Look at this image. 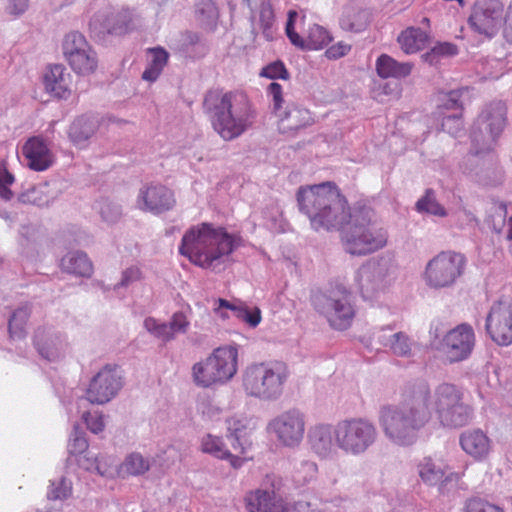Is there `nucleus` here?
<instances>
[{"mask_svg":"<svg viewBox=\"0 0 512 512\" xmlns=\"http://www.w3.org/2000/svg\"><path fill=\"white\" fill-rule=\"evenodd\" d=\"M83 420L87 428L94 434H98L104 430L105 424L102 414L86 412L83 414Z\"/></svg>","mask_w":512,"mask_h":512,"instance_id":"052dcab7","label":"nucleus"},{"mask_svg":"<svg viewBox=\"0 0 512 512\" xmlns=\"http://www.w3.org/2000/svg\"><path fill=\"white\" fill-rule=\"evenodd\" d=\"M378 437L377 427L370 419L350 417L336 423V444L344 455H365L376 445Z\"/></svg>","mask_w":512,"mask_h":512,"instance_id":"0eeeda50","label":"nucleus"},{"mask_svg":"<svg viewBox=\"0 0 512 512\" xmlns=\"http://www.w3.org/2000/svg\"><path fill=\"white\" fill-rule=\"evenodd\" d=\"M485 329L490 338L500 346L512 343V299L502 296L494 302L486 317Z\"/></svg>","mask_w":512,"mask_h":512,"instance_id":"ddd939ff","label":"nucleus"},{"mask_svg":"<svg viewBox=\"0 0 512 512\" xmlns=\"http://www.w3.org/2000/svg\"><path fill=\"white\" fill-rule=\"evenodd\" d=\"M466 264L467 259L462 253L451 250L442 251L426 264L425 283L433 289L452 287L463 275Z\"/></svg>","mask_w":512,"mask_h":512,"instance_id":"9b49d317","label":"nucleus"},{"mask_svg":"<svg viewBox=\"0 0 512 512\" xmlns=\"http://www.w3.org/2000/svg\"><path fill=\"white\" fill-rule=\"evenodd\" d=\"M72 494V483L65 477L58 480H51L47 497L50 500H66Z\"/></svg>","mask_w":512,"mask_h":512,"instance_id":"09e8293b","label":"nucleus"},{"mask_svg":"<svg viewBox=\"0 0 512 512\" xmlns=\"http://www.w3.org/2000/svg\"><path fill=\"white\" fill-rule=\"evenodd\" d=\"M238 240L223 227L201 223L186 231L179 253L194 264L209 268L215 261L231 254L238 247Z\"/></svg>","mask_w":512,"mask_h":512,"instance_id":"20e7f679","label":"nucleus"},{"mask_svg":"<svg viewBox=\"0 0 512 512\" xmlns=\"http://www.w3.org/2000/svg\"><path fill=\"white\" fill-rule=\"evenodd\" d=\"M31 314V306L25 304L17 308L9 318L8 331L10 338L23 339L26 336V323Z\"/></svg>","mask_w":512,"mask_h":512,"instance_id":"c9c22d12","label":"nucleus"},{"mask_svg":"<svg viewBox=\"0 0 512 512\" xmlns=\"http://www.w3.org/2000/svg\"><path fill=\"white\" fill-rule=\"evenodd\" d=\"M195 14L202 26L213 29L219 17V11L213 0H196Z\"/></svg>","mask_w":512,"mask_h":512,"instance_id":"ea45409f","label":"nucleus"},{"mask_svg":"<svg viewBox=\"0 0 512 512\" xmlns=\"http://www.w3.org/2000/svg\"><path fill=\"white\" fill-rule=\"evenodd\" d=\"M96 121L88 116H80L73 121L69 128V137L76 145L87 141L96 131Z\"/></svg>","mask_w":512,"mask_h":512,"instance_id":"72a5a7b5","label":"nucleus"},{"mask_svg":"<svg viewBox=\"0 0 512 512\" xmlns=\"http://www.w3.org/2000/svg\"><path fill=\"white\" fill-rule=\"evenodd\" d=\"M339 24L345 31L359 33L365 30L369 24V12L353 4L346 5L343 8Z\"/></svg>","mask_w":512,"mask_h":512,"instance_id":"c85d7f7f","label":"nucleus"},{"mask_svg":"<svg viewBox=\"0 0 512 512\" xmlns=\"http://www.w3.org/2000/svg\"><path fill=\"white\" fill-rule=\"evenodd\" d=\"M260 75L269 79L286 80L289 78V73L281 61L270 63L262 69Z\"/></svg>","mask_w":512,"mask_h":512,"instance_id":"6e6d98bb","label":"nucleus"},{"mask_svg":"<svg viewBox=\"0 0 512 512\" xmlns=\"http://www.w3.org/2000/svg\"><path fill=\"white\" fill-rule=\"evenodd\" d=\"M305 426L304 413L294 408L273 418L268 424V430L276 435L283 446L294 448L302 442Z\"/></svg>","mask_w":512,"mask_h":512,"instance_id":"4468645a","label":"nucleus"},{"mask_svg":"<svg viewBox=\"0 0 512 512\" xmlns=\"http://www.w3.org/2000/svg\"><path fill=\"white\" fill-rule=\"evenodd\" d=\"M140 277H141V272H140L139 268L134 267V266L129 267L122 272L121 280L114 286V289L116 290L121 287H128L132 283L138 281L140 279Z\"/></svg>","mask_w":512,"mask_h":512,"instance_id":"e2e57ef3","label":"nucleus"},{"mask_svg":"<svg viewBox=\"0 0 512 512\" xmlns=\"http://www.w3.org/2000/svg\"><path fill=\"white\" fill-rule=\"evenodd\" d=\"M63 271L81 277H90L93 271L92 262L87 254L81 251L69 252L61 259Z\"/></svg>","mask_w":512,"mask_h":512,"instance_id":"7c9ffc66","label":"nucleus"},{"mask_svg":"<svg viewBox=\"0 0 512 512\" xmlns=\"http://www.w3.org/2000/svg\"><path fill=\"white\" fill-rule=\"evenodd\" d=\"M113 21V24L108 22L107 24L99 27V17L94 16L89 22L90 31L98 34H123L127 32L131 23V14L128 10H123L114 16Z\"/></svg>","mask_w":512,"mask_h":512,"instance_id":"2f4dec72","label":"nucleus"},{"mask_svg":"<svg viewBox=\"0 0 512 512\" xmlns=\"http://www.w3.org/2000/svg\"><path fill=\"white\" fill-rule=\"evenodd\" d=\"M267 93L272 98V109L275 114L280 112L282 108V104L284 102L283 99V90L282 86L279 83L272 82L269 84L267 88Z\"/></svg>","mask_w":512,"mask_h":512,"instance_id":"bf43d9fd","label":"nucleus"},{"mask_svg":"<svg viewBox=\"0 0 512 512\" xmlns=\"http://www.w3.org/2000/svg\"><path fill=\"white\" fill-rule=\"evenodd\" d=\"M466 512H504L502 508L481 498H473L466 503Z\"/></svg>","mask_w":512,"mask_h":512,"instance_id":"4d7b16f0","label":"nucleus"},{"mask_svg":"<svg viewBox=\"0 0 512 512\" xmlns=\"http://www.w3.org/2000/svg\"><path fill=\"white\" fill-rule=\"evenodd\" d=\"M317 465L313 461L301 460L295 462L293 479L297 485H305L315 478Z\"/></svg>","mask_w":512,"mask_h":512,"instance_id":"de8ad7c7","label":"nucleus"},{"mask_svg":"<svg viewBox=\"0 0 512 512\" xmlns=\"http://www.w3.org/2000/svg\"><path fill=\"white\" fill-rule=\"evenodd\" d=\"M458 53L457 46L449 43L442 42L436 44L429 51L421 55V58L424 62L429 65H436L440 62V60L444 57L454 56Z\"/></svg>","mask_w":512,"mask_h":512,"instance_id":"c03bdc74","label":"nucleus"},{"mask_svg":"<svg viewBox=\"0 0 512 512\" xmlns=\"http://www.w3.org/2000/svg\"><path fill=\"white\" fill-rule=\"evenodd\" d=\"M307 437L312 451L320 458L331 459L337 455L336 424H316L309 429Z\"/></svg>","mask_w":512,"mask_h":512,"instance_id":"412c9836","label":"nucleus"},{"mask_svg":"<svg viewBox=\"0 0 512 512\" xmlns=\"http://www.w3.org/2000/svg\"><path fill=\"white\" fill-rule=\"evenodd\" d=\"M297 202L300 212L308 217L316 231L340 229L348 218L347 201L330 182L300 187Z\"/></svg>","mask_w":512,"mask_h":512,"instance_id":"7ed1b4c3","label":"nucleus"},{"mask_svg":"<svg viewBox=\"0 0 512 512\" xmlns=\"http://www.w3.org/2000/svg\"><path fill=\"white\" fill-rule=\"evenodd\" d=\"M463 398V391L452 383L443 382L433 392L425 381L411 383L405 387L400 403L380 409L379 424L389 441L409 446L416 442L419 431L431 420L430 406L444 428L469 424L473 408Z\"/></svg>","mask_w":512,"mask_h":512,"instance_id":"f257e3e1","label":"nucleus"},{"mask_svg":"<svg viewBox=\"0 0 512 512\" xmlns=\"http://www.w3.org/2000/svg\"><path fill=\"white\" fill-rule=\"evenodd\" d=\"M245 501L249 512H288L283 500L273 491L256 490L250 492Z\"/></svg>","mask_w":512,"mask_h":512,"instance_id":"bb28decb","label":"nucleus"},{"mask_svg":"<svg viewBox=\"0 0 512 512\" xmlns=\"http://www.w3.org/2000/svg\"><path fill=\"white\" fill-rule=\"evenodd\" d=\"M176 204L174 193L162 184L143 185L136 198V206L143 212L160 215L173 209Z\"/></svg>","mask_w":512,"mask_h":512,"instance_id":"f3484780","label":"nucleus"},{"mask_svg":"<svg viewBox=\"0 0 512 512\" xmlns=\"http://www.w3.org/2000/svg\"><path fill=\"white\" fill-rule=\"evenodd\" d=\"M459 443L461 448L475 460L486 458L491 450V440L479 428L462 432Z\"/></svg>","mask_w":512,"mask_h":512,"instance_id":"a878e982","label":"nucleus"},{"mask_svg":"<svg viewBox=\"0 0 512 512\" xmlns=\"http://www.w3.org/2000/svg\"><path fill=\"white\" fill-rule=\"evenodd\" d=\"M203 108L209 115L213 129L225 141L241 136L256 118L255 110L242 92L209 91L205 95Z\"/></svg>","mask_w":512,"mask_h":512,"instance_id":"f03ea898","label":"nucleus"},{"mask_svg":"<svg viewBox=\"0 0 512 512\" xmlns=\"http://www.w3.org/2000/svg\"><path fill=\"white\" fill-rule=\"evenodd\" d=\"M279 118L280 133L294 136L300 130L311 126L314 120L308 109L301 105L290 103L276 114Z\"/></svg>","mask_w":512,"mask_h":512,"instance_id":"b1692460","label":"nucleus"},{"mask_svg":"<svg viewBox=\"0 0 512 512\" xmlns=\"http://www.w3.org/2000/svg\"><path fill=\"white\" fill-rule=\"evenodd\" d=\"M389 264L385 259L369 260L356 272L355 280L365 300H373L387 286Z\"/></svg>","mask_w":512,"mask_h":512,"instance_id":"2eb2a0df","label":"nucleus"},{"mask_svg":"<svg viewBox=\"0 0 512 512\" xmlns=\"http://www.w3.org/2000/svg\"><path fill=\"white\" fill-rule=\"evenodd\" d=\"M419 476L424 483L435 486L442 482L445 470L444 465L430 457L424 458L418 466Z\"/></svg>","mask_w":512,"mask_h":512,"instance_id":"f704fd0d","label":"nucleus"},{"mask_svg":"<svg viewBox=\"0 0 512 512\" xmlns=\"http://www.w3.org/2000/svg\"><path fill=\"white\" fill-rule=\"evenodd\" d=\"M413 64L411 62H398L387 54L380 55L376 60V71L383 79H401L411 74Z\"/></svg>","mask_w":512,"mask_h":512,"instance_id":"c756f323","label":"nucleus"},{"mask_svg":"<svg viewBox=\"0 0 512 512\" xmlns=\"http://www.w3.org/2000/svg\"><path fill=\"white\" fill-rule=\"evenodd\" d=\"M350 50H351L350 44L340 41V42L330 46L325 51V55L330 60H337V59L347 55Z\"/></svg>","mask_w":512,"mask_h":512,"instance_id":"0e129e2a","label":"nucleus"},{"mask_svg":"<svg viewBox=\"0 0 512 512\" xmlns=\"http://www.w3.org/2000/svg\"><path fill=\"white\" fill-rule=\"evenodd\" d=\"M506 106L502 101L486 105L474 122L470 137L473 153L489 151L506 125Z\"/></svg>","mask_w":512,"mask_h":512,"instance_id":"1a4fd4ad","label":"nucleus"},{"mask_svg":"<svg viewBox=\"0 0 512 512\" xmlns=\"http://www.w3.org/2000/svg\"><path fill=\"white\" fill-rule=\"evenodd\" d=\"M462 95V90H452L448 94H446L445 99L441 107H439V112H444L443 110H454L456 112H460L462 110V103L460 101V97Z\"/></svg>","mask_w":512,"mask_h":512,"instance_id":"13d9d810","label":"nucleus"},{"mask_svg":"<svg viewBox=\"0 0 512 512\" xmlns=\"http://www.w3.org/2000/svg\"><path fill=\"white\" fill-rule=\"evenodd\" d=\"M34 345L41 357L48 361L59 359L67 348L65 336L52 327H39L34 334Z\"/></svg>","mask_w":512,"mask_h":512,"instance_id":"4be33fe9","label":"nucleus"},{"mask_svg":"<svg viewBox=\"0 0 512 512\" xmlns=\"http://www.w3.org/2000/svg\"><path fill=\"white\" fill-rule=\"evenodd\" d=\"M415 209L419 213H426L441 218L448 215L445 207L438 202L436 192L431 188L426 189L424 195L417 200Z\"/></svg>","mask_w":512,"mask_h":512,"instance_id":"4c0bfd02","label":"nucleus"},{"mask_svg":"<svg viewBox=\"0 0 512 512\" xmlns=\"http://www.w3.org/2000/svg\"><path fill=\"white\" fill-rule=\"evenodd\" d=\"M122 384L118 371L105 366L92 378L86 398L92 404H105L117 395Z\"/></svg>","mask_w":512,"mask_h":512,"instance_id":"6ab92c4d","label":"nucleus"},{"mask_svg":"<svg viewBox=\"0 0 512 512\" xmlns=\"http://www.w3.org/2000/svg\"><path fill=\"white\" fill-rule=\"evenodd\" d=\"M85 431L78 425H75L68 443V451L72 455H78L85 452L89 446L88 441L85 437Z\"/></svg>","mask_w":512,"mask_h":512,"instance_id":"603ef678","label":"nucleus"},{"mask_svg":"<svg viewBox=\"0 0 512 512\" xmlns=\"http://www.w3.org/2000/svg\"><path fill=\"white\" fill-rule=\"evenodd\" d=\"M238 319L246 322L251 327H256L261 321V312L258 308L249 310L247 307H242L238 310L236 316Z\"/></svg>","mask_w":512,"mask_h":512,"instance_id":"680f3d73","label":"nucleus"},{"mask_svg":"<svg viewBox=\"0 0 512 512\" xmlns=\"http://www.w3.org/2000/svg\"><path fill=\"white\" fill-rule=\"evenodd\" d=\"M145 329L154 337L160 339L164 343L172 341V333L169 331L167 322H158L153 317H148L144 320Z\"/></svg>","mask_w":512,"mask_h":512,"instance_id":"8fccbe9b","label":"nucleus"},{"mask_svg":"<svg viewBox=\"0 0 512 512\" xmlns=\"http://www.w3.org/2000/svg\"><path fill=\"white\" fill-rule=\"evenodd\" d=\"M149 468V460L145 459L140 453L137 452L128 455L122 464V471L132 476L142 475L146 473Z\"/></svg>","mask_w":512,"mask_h":512,"instance_id":"a18cd8bd","label":"nucleus"},{"mask_svg":"<svg viewBox=\"0 0 512 512\" xmlns=\"http://www.w3.org/2000/svg\"><path fill=\"white\" fill-rule=\"evenodd\" d=\"M259 24L265 39L268 41L273 40L276 27L274 11L270 4L263 3L261 5L259 13Z\"/></svg>","mask_w":512,"mask_h":512,"instance_id":"49530a36","label":"nucleus"},{"mask_svg":"<svg viewBox=\"0 0 512 512\" xmlns=\"http://www.w3.org/2000/svg\"><path fill=\"white\" fill-rule=\"evenodd\" d=\"M442 117L441 130L447 132L452 136H457L463 130V121L460 112L452 114H445V112H438Z\"/></svg>","mask_w":512,"mask_h":512,"instance_id":"3c124183","label":"nucleus"},{"mask_svg":"<svg viewBox=\"0 0 512 512\" xmlns=\"http://www.w3.org/2000/svg\"><path fill=\"white\" fill-rule=\"evenodd\" d=\"M369 207L348 210V218L342 229L344 250L355 256H365L382 249L387 243V232L372 220Z\"/></svg>","mask_w":512,"mask_h":512,"instance_id":"39448f33","label":"nucleus"},{"mask_svg":"<svg viewBox=\"0 0 512 512\" xmlns=\"http://www.w3.org/2000/svg\"><path fill=\"white\" fill-rule=\"evenodd\" d=\"M69 78L63 65H51L43 76L45 90L54 97L66 99L70 95Z\"/></svg>","mask_w":512,"mask_h":512,"instance_id":"cd10ccee","label":"nucleus"},{"mask_svg":"<svg viewBox=\"0 0 512 512\" xmlns=\"http://www.w3.org/2000/svg\"><path fill=\"white\" fill-rule=\"evenodd\" d=\"M201 449L204 453L213 455L219 459H230L233 466H235V458L228 449L225 448L224 443L220 437L207 434L202 438Z\"/></svg>","mask_w":512,"mask_h":512,"instance_id":"79ce46f5","label":"nucleus"},{"mask_svg":"<svg viewBox=\"0 0 512 512\" xmlns=\"http://www.w3.org/2000/svg\"><path fill=\"white\" fill-rule=\"evenodd\" d=\"M5 10L12 16H20L26 12L29 6V0H5Z\"/></svg>","mask_w":512,"mask_h":512,"instance_id":"69168bd1","label":"nucleus"},{"mask_svg":"<svg viewBox=\"0 0 512 512\" xmlns=\"http://www.w3.org/2000/svg\"><path fill=\"white\" fill-rule=\"evenodd\" d=\"M219 308H227L231 310L235 316L238 314V310H240L241 306H236L235 304L230 303L229 301L219 298Z\"/></svg>","mask_w":512,"mask_h":512,"instance_id":"774afa93","label":"nucleus"},{"mask_svg":"<svg viewBox=\"0 0 512 512\" xmlns=\"http://www.w3.org/2000/svg\"><path fill=\"white\" fill-rule=\"evenodd\" d=\"M237 358L238 351L235 347L216 348L205 360L193 365L194 383L202 388L226 383L237 372Z\"/></svg>","mask_w":512,"mask_h":512,"instance_id":"6e6552de","label":"nucleus"},{"mask_svg":"<svg viewBox=\"0 0 512 512\" xmlns=\"http://www.w3.org/2000/svg\"><path fill=\"white\" fill-rule=\"evenodd\" d=\"M502 15L503 4L499 0H477L468 22L479 34L491 37L501 25Z\"/></svg>","mask_w":512,"mask_h":512,"instance_id":"a211bd4d","label":"nucleus"},{"mask_svg":"<svg viewBox=\"0 0 512 512\" xmlns=\"http://www.w3.org/2000/svg\"><path fill=\"white\" fill-rule=\"evenodd\" d=\"M373 338L397 357L410 358L413 356L412 348L414 341L405 332L394 331V326L392 325L377 329L373 333Z\"/></svg>","mask_w":512,"mask_h":512,"instance_id":"5701e85b","label":"nucleus"},{"mask_svg":"<svg viewBox=\"0 0 512 512\" xmlns=\"http://www.w3.org/2000/svg\"><path fill=\"white\" fill-rule=\"evenodd\" d=\"M428 35L420 28L410 27L398 36V43L406 54L415 53L424 48Z\"/></svg>","mask_w":512,"mask_h":512,"instance_id":"473e14b6","label":"nucleus"},{"mask_svg":"<svg viewBox=\"0 0 512 512\" xmlns=\"http://www.w3.org/2000/svg\"><path fill=\"white\" fill-rule=\"evenodd\" d=\"M167 323L173 340L177 334L186 333L190 326V322L183 312H175Z\"/></svg>","mask_w":512,"mask_h":512,"instance_id":"864d4df0","label":"nucleus"},{"mask_svg":"<svg viewBox=\"0 0 512 512\" xmlns=\"http://www.w3.org/2000/svg\"><path fill=\"white\" fill-rule=\"evenodd\" d=\"M312 304L322 314L330 326L337 330L349 328L355 317L352 295L344 287H338L327 293H315Z\"/></svg>","mask_w":512,"mask_h":512,"instance_id":"9d476101","label":"nucleus"},{"mask_svg":"<svg viewBox=\"0 0 512 512\" xmlns=\"http://www.w3.org/2000/svg\"><path fill=\"white\" fill-rule=\"evenodd\" d=\"M474 346L473 328L469 324L462 323L447 332L442 340L441 350L449 363H456L466 360Z\"/></svg>","mask_w":512,"mask_h":512,"instance_id":"dca6fc26","label":"nucleus"},{"mask_svg":"<svg viewBox=\"0 0 512 512\" xmlns=\"http://www.w3.org/2000/svg\"><path fill=\"white\" fill-rule=\"evenodd\" d=\"M150 51L152 58L142 73V79L154 82L159 78L163 68L167 64L169 55L166 50L161 47L153 48Z\"/></svg>","mask_w":512,"mask_h":512,"instance_id":"e433bc0d","label":"nucleus"},{"mask_svg":"<svg viewBox=\"0 0 512 512\" xmlns=\"http://www.w3.org/2000/svg\"><path fill=\"white\" fill-rule=\"evenodd\" d=\"M298 13L294 10L288 12V19L286 22V35L290 42L303 50H320L326 46L331 40L329 32L318 24H313L309 30L308 35L304 39L295 31V21Z\"/></svg>","mask_w":512,"mask_h":512,"instance_id":"aec40b11","label":"nucleus"},{"mask_svg":"<svg viewBox=\"0 0 512 512\" xmlns=\"http://www.w3.org/2000/svg\"><path fill=\"white\" fill-rule=\"evenodd\" d=\"M95 209L98 211L101 219L107 224H115L122 217L121 205L106 198L97 201Z\"/></svg>","mask_w":512,"mask_h":512,"instance_id":"37998d69","label":"nucleus"},{"mask_svg":"<svg viewBox=\"0 0 512 512\" xmlns=\"http://www.w3.org/2000/svg\"><path fill=\"white\" fill-rule=\"evenodd\" d=\"M62 51L65 60L75 73L89 75L97 69V53L83 34L77 31L66 34L62 43Z\"/></svg>","mask_w":512,"mask_h":512,"instance_id":"f8f14e48","label":"nucleus"},{"mask_svg":"<svg viewBox=\"0 0 512 512\" xmlns=\"http://www.w3.org/2000/svg\"><path fill=\"white\" fill-rule=\"evenodd\" d=\"M14 182V176L7 170L5 165L0 162V197L9 201L13 197V192L9 188Z\"/></svg>","mask_w":512,"mask_h":512,"instance_id":"5fc2aeb1","label":"nucleus"},{"mask_svg":"<svg viewBox=\"0 0 512 512\" xmlns=\"http://www.w3.org/2000/svg\"><path fill=\"white\" fill-rule=\"evenodd\" d=\"M227 438L231 442L232 448L238 453H244L246 443V424L243 420L236 417L227 419Z\"/></svg>","mask_w":512,"mask_h":512,"instance_id":"58836bf2","label":"nucleus"},{"mask_svg":"<svg viewBox=\"0 0 512 512\" xmlns=\"http://www.w3.org/2000/svg\"><path fill=\"white\" fill-rule=\"evenodd\" d=\"M27 166L34 171H45L53 163V157L46 142L41 137L29 138L22 147Z\"/></svg>","mask_w":512,"mask_h":512,"instance_id":"393cba45","label":"nucleus"},{"mask_svg":"<svg viewBox=\"0 0 512 512\" xmlns=\"http://www.w3.org/2000/svg\"><path fill=\"white\" fill-rule=\"evenodd\" d=\"M18 200L24 204H32L38 207H48L54 201V196L48 194L47 185L32 187L19 195Z\"/></svg>","mask_w":512,"mask_h":512,"instance_id":"a19ab883","label":"nucleus"},{"mask_svg":"<svg viewBox=\"0 0 512 512\" xmlns=\"http://www.w3.org/2000/svg\"><path fill=\"white\" fill-rule=\"evenodd\" d=\"M504 36L508 42L512 43V3L509 5L505 17Z\"/></svg>","mask_w":512,"mask_h":512,"instance_id":"338daca9","label":"nucleus"},{"mask_svg":"<svg viewBox=\"0 0 512 512\" xmlns=\"http://www.w3.org/2000/svg\"><path fill=\"white\" fill-rule=\"evenodd\" d=\"M289 375L284 362L256 363L245 369L242 385L249 396L262 401H276L282 396Z\"/></svg>","mask_w":512,"mask_h":512,"instance_id":"423d86ee","label":"nucleus"}]
</instances>
